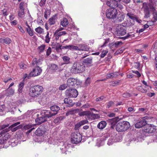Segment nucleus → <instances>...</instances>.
<instances>
[{"instance_id":"f257e3e1","label":"nucleus","mask_w":157,"mask_h":157,"mask_svg":"<svg viewBox=\"0 0 157 157\" xmlns=\"http://www.w3.org/2000/svg\"><path fill=\"white\" fill-rule=\"evenodd\" d=\"M106 4L110 7L107 10L106 14L107 17L109 19L115 18L117 13V10H121L123 8L122 5H118L117 2L114 1L113 3H112L110 1H107Z\"/></svg>"},{"instance_id":"f03ea898","label":"nucleus","mask_w":157,"mask_h":157,"mask_svg":"<svg viewBox=\"0 0 157 157\" xmlns=\"http://www.w3.org/2000/svg\"><path fill=\"white\" fill-rule=\"evenodd\" d=\"M85 70V67L83 63L75 61L71 67V71L72 73L77 74L82 72Z\"/></svg>"},{"instance_id":"7ed1b4c3","label":"nucleus","mask_w":157,"mask_h":157,"mask_svg":"<svg viewBox=\"0 0 157 157\" xmlns=\"http://www.w3.org/2000/svg\"><path fill=\"white\" fill-rule=\"evenodd\" d=\"M43 90V88L41 86H34L30 88L29 94L33 97H36L42 93Z\"/></svg>"},{"instance_id":"20e7f679","label":"nucleus","mask_w":157,"mask_h":157,"mask_svg":"<svg viewBox=\"0 0 157 157\" xmlns=\"http://www.w3.org/2000/svg\"><path fill=\"white\" fill-rule=\"evenodd\" d=\"M130 127L129 123L126 121H123L118 123L116 127V129L119 132H123L126 131Z\"/></svg>"},{"instance_id":"39448f33","label":"nucleus","mask_w":157,"mask_h":157,"mask_svg":"<svg viewBox=\"0 0 157 157\" xmlns=\"http://www.w3.org/2000/svg\"><path fill=\"white\" fill-rule=\"evenodd\" d=\"M67 83L69 87H76L77 86L80 85L81 82L77 78H70L67 80Z\"/></svg>"},{"instance_id":"423d86ee","label":"nucleus","mask_w":157,"mask_h":157,"mask_svg":"<svg viewBox=\"0 0 157 157\" xmlns=\"http://www.w3.org/2000/svg\"><path fill=\"white\" fill-rule=\"evenodd\" d=\"M6 132V130L4 129L0 133V144H3L6 143L7 140L10 137L9 134Z\"/></svg>"},{"instance_id":"0eeeda50","label":"nucleus","mask_w":157,"mask_h":157,"mask_svg":"<svg viewBox=\"0 0 157 157\" xmlns=\"http://www.w3.org/2000/svg\"><path fill=\"white\" fill-rule=\"evenodd\" d=\"M82 140V136L79 133H74L72 134L71 142L73 144H77Z\"/></svg>"},{"instance_id":"6e6552de","label":"nucleus","mask_w":157,"mask_h":157,"mask_svg":"<svg viewBox=\"0 0 157 157\" xmlns=\"http://www.w3.org/2000/svg\"><path fill=\"white\" fill-rule=\"evenodd\" d=\"M78 94V92L75 89H69L66 91V96L68 98H76Z\"/></svg>"},{"instance_id":"1a4fd4ad","label":"nucleus","mask_w":157,"mask_h":157,"mask_svg":"<svg viewBox=\"0 0 157 157\" xmlns=\"http://www.w3.org/2000/svg\"><path fill=\"white\" fill-rule=\"evenodd\" d=\"M127 27L128 26L126 24L125 25H117V28H116V32L118 36H123L126 33V31L124 29V27Z\"/></svg>"},{"instance_id":"9d476101","label":"nucleus","mask_w":157,"mask_h":157,"mask_svg":"<svg viewBox=\"0 0 157 157\" xmlns=\"http://www.w3.org/2000/svg\"><path fill=\"white\" fill-rule=\"evenodd\" d=\"M20 124V122H17L12 124L9 128H6L5 129L6 130V132L9 131L10 130H11V131L13 132H15L18 129L21 128L22 127V126L21 125H20L18 126H17Z\"/></svg>"},{"instance_id":"9b49d317","label":"nucleus","mask_w":157,"mask_h":157,"mask_svg":"<svg viewBox=\"0 0 157 157\" xmlns=\"http://www.w3.org/2000/svg\"><path fill=\"white\" fill-rule=\"evenodd\" d=\"M42 71V69L39 67H36L29 74L28 78H30L32 76L39 75L41 73Z\"/></svg>"},{"instance_id":"f8f14e48","label":"nucleus","mask_w":157,"mask_h":157,"mask_svg":"<svg viewBox=\"0 0 157 157\" xmlns=\"http://www.w3.org/2000/svg\"><path fill=\"white\" fill-rule=\"evenodd\" d=\"M119 121V118L118 117H116L112 119L108 120L107 122L111 128L114 129L115 128H116V124Z\"/></svg>"},{"instance_id":"ddd939ff","label":"nucleus","mask_w":157,"mask_h":157,"mask_svg":"<svg viewBox=\"0 0 157 157\" xmlns=\"http://www.w3.org/2000/svg\"><path fill=\"white\" fill-rule=\"evenodd\" d=\"M156 130V127L153 125H147L143 130L145 133H151L154 132Z\"/></svg>"},{"instance_id":"4468645a","label":"nucleus","mask_w":157,"mask_h":157,"mask_svg":"<svg viewBox=\"0 0 157 157\" xmlns=\"http://www.w3.org/2000/svg\"><path fill=\"white\" fill-rule=\"evenodd\" d=\"M43 116H44L47 119L52 117L56 115L57 113H53L52 111L48 110H44L42 111Z\"/></svg>"},{"instance_id":"2eb2a0df","label":"nucleus","mask_w":157,"mask_h":157,"mask_svg":"<svg viewBox=\"0 0 157 157\" xmlns=\"http://www.w3.org/2000/svg\"><path fill=\"white\" fill-rule=\"evenodd\" d=\"M46 132V129L45 126H40L36 130L35 134L38 136H42Z\"/></svg>"},{"instance_id":"dca6fc26","label":"nucleus","mask_w":157,"mask_h":157,"mask_svg":"<svg viewBox=\"0 0 157 157\" xmlns=\"http://www.w3.org/2000/svg\"><path fill=\"white\" fill-rule=\"evenodd\" d=\"M157 0H149V6L152 11H154L156 9Z\"/></svg>"},{"instance_id":"f3484780","label":"nucleus","mask_w":157,"mask_h":157,"mask_svg":"<svg viewBox=\"0 0 157 157\" xmlns=\"http://www.w3.org/2000/svg\"><path fill=\"white\" fill-rule=\"evenodd\" d=\"M36 125V124H27L25 126L24 128L25 130H29L26 132L27 134H29L35 128L34 127Z\"/></svg>"},{"instance_id":"a211bd4d","label":"nucleus","mask_w":157,"mask_h":157,"mask_svg":"<svg viewBox=\"0 0 157 157\" xmlns=\"http://www.w3.org/2000/svg\"><path fill=\"white\" fill-rule=\"evenodd\" d=\"M147 124V121L144 120H143L136 123L135 124V127L136 128H139L145 126Z\"/></svg>"},{"instance_id":"6ab92c4d","label":"nucleus","mask_w":157,"mask_h":157,"mask_svg":"<svg viewBox=\"0 0 157 157\" xmlns=\"http://www.w3.org/2000/svg\"><path fill=\"white\" fill-rule=\"evenodd\" d=\"M42 116L36 118L35 120V122L38 124H40L47 121V119L43 116L42 113Z\"/></svg>"},{"instance_id":"aec40b11","label":"nucleus","mask_w":157,"mask_h":157,"mask_svg":"<svg viewBox=\"0 0 157 157\" xmlns=\"http://www.w3.org/2000/svg\"><path fill=\"white\" fill-rule=\"evenodd\" d=\"M87 117L91 120H94L97 119H98L100 117L98 114H94L92 113L89 111Z\"/></svg>"},{"instance_id":"412c9836","label":"nucleus","mask_w":157,"mask_h":157,"mask_svg":"<svg viewBox=\"0 0 157 157\" xmlns=\"http://www.w3.org/2000/svg\"><path fill=\"white\" fill-rule=\"evenodd\" d=\"M92 57L87 58L83 60L82 63L86 65L90 66L92 63Z\"/></svg>"},{"instance_id":"4be33fe9","label":"nucleus","mask_w":157,"mask_h":157,"mask_svg":"<svg viewBox=\"0 0 157 157\" xmlns=\"http://www.w3.org/2000/svg\"><path fill=\"white\" fill-rule=\"evenodd\" d=\"M66 34V33L64 31L60 32H58L56 31L54 34V36L55 37L56 40H59L60 36L63 35H65Z\"/></svg>"},{"instance_id":"5701e85b","label":"nucleus","mask_w":157,"mask_h":157,"mask_svg":"<svg viewBox=\"0 0 157 157\" xmlns=\"http://www.w3.org/2000/svg\"><path fill=\"white\" fill-rule=\"evenodd\" d=\"M52 48H55L56 51L57 52H59L61 51V45H60L59 43L56 42L53 43L52 44Z\"/></svg>"},{"instance_id":"b1692460","label":"nucleus","mask_w":157,"mask_h":157,"mask_svg":"<svg viewBox=\"0 0 157 157\" xmlns=\"http://www.w3.org/2000/svg\"><path fill=\"white\" fill-rule=\"evenodd\" d=\"M78 47V50L88 51L89 50V48L86 45L84 44H79Z\"/></svg>"},{"instance_id":"393cba45","label":"nucleus","mask_w":157,"mask_h":157,"mask_svg":"<svg viewBox=\"0 0 157 157\" xmlns=\"http://www.w3.org/2000/svg\"><path fill=\"white\" fill-rule=\"evenodd\" d=\"M69 147V145L67 143H66L63 144L60 148V149L62 153H65Z\"/></svg>"},{"instance_id":"a878e982","label":"nucleus","mask_w":157,"mask_h":157,"mask_svg":"<svg viewBox=\"0 0 157 157\" xmlns=\"http://www.w3.org/2000/svg\"><path fill=\"white\" fill-rule=\"evenodd\" d=\"M24 86V82H20L18 85V93L19 95H22L23 91V89Z\"/></svg>"},{"instance_id":"bb28decb","label":"nucleus","mask_w":157,"mask_h":157,"mask_svg":"<svg viewBox=\"0 0 157 157\" xmlns=\"http://www.w3.org/2000/svg\"><path fill=\"white\" fill-rule=\"evenodd\" d=\"M12 41L10 38H6L5 39L0 38V42L2 43H5L6 44H9Z\"/></svg>"},{"instance_id":"cd10ccee","label":"nucleus","mask_w":157,"mask_h":157,"mask_svg":"<svg viewBox=\"0 0 157 157\" xmlns=\"http://www.w3.org/2000/svg\"><path fill=\"white\" fill-rule=\"evenodd\" d=\"M106 125V123L105 121H102L100 122L98 124V128L101 129L104 128Z\"/></svg>"},{"instance_id":"c85d7f7f","label":"nucleus","mask_w":157,"mask_h":157,"mask_svg":"<svg viewBox=\"0 0 157 157\" xmlns=\"http://www.w3.org/2000/svg\"><path fill=\"white\" fill-rule=\"evenodd\" d=\"M6 95L7 96H10L13 95L14 93V90L12 88H8L6 90Z\"/></svg>"},{"instance_id":"c756f323","label":"nucleus","mask_w":157,"mask_h":157,"mask_svg":"<svg viewBox=\"0 0 157 157\" xmlns=\"http://www.w3.org/2000/svg\"><path fill=\"white\" fill-rule=\"evenodd\" d=\"M50 109L53 113H57L60 109V107L57 105H54L50 107Z\"/></svg>"},{"instance_id":"7c9ffc66","label":"nucleus","mask_w":157,"mask_h":157,"mask_svg":"<svg viewBox=\"0 0 157 157\" xmlns=\"http://www.w3.org/2000/svg\"><path fill=\"white\" fill-rule=\"evenodd\" d=\"M64 103L69 105V106H72L74 104L72 103V100L71 99L69 98H65L64 100Z\"/></svg>"},{"instance_id":"2f4dec72","label":"nucleus","mask_w":157,"mask_h":157,"mask_svg":"<svg viewBox=\"0 0 157 157\" xmlns=\"http://www.w3.org/2000/svg\"><path fill=\"white\" fill-rule=\"evenodd\" d=\"M79 111V109H70L67 112L66 115L68 116L70 115H73L78 112Z\"/></svg>"},{"instance_id":"473e14b6","label":"nucleus","mask_w":157,"mask_h":157,"mask_svg":"<svg viewBox=\"0 0 157 157\" xmlns=\"http://www.w3.org/2000/svg\"><path fill=\"white\" fill-rule=\"evenodd\" d=\"M69 24V22L67 18H65L63 19L61 21L60 25L63 27H65Z\"/></svg>"},{"instance_id":"72a5a7b5","label":"nucleus","mask_w":157,"mask_h":157,"mask_svg":"<svg viewBox=\"0 0 157 157\" xmlns=\"http://www.w3.org/2000/svg\"><path fill=\"white\" fill-rule=\"evenodd\" d=\"M49 67L51 70L55 72L56 70L59 69V67L56 65L54 64H51Z\"/></svg>"},{"instance_id":"f704fd0d","label":"nucleus","mask_w":157,"mask_h":157,"mask_svg":"<svg viewBox=\"0 0 157 157\" xmlns=\"http://www.w3.org/2000/svg\"><path fill=\"white\" fill-rule=\"evenodd\" d=\"M64 118V117L60 116L56 118L54 120V122L55 123H60L61 121L63 120Z\"/></svg>"},{"instance_id":"c9c22d12","label":"nucleus","mask_w":157,"mask_h":157,"mask_svg":"<svg viewBox=\"0 0 157 157\" xmlns=\"http://www.w3.org/2000/svg\"><path fill=\"white\" fill-rule=\"evenodd\" d=\"M62 59H63V61L66 62V64H67L69 63V61L70 60V58H69V57L67 56H63L62 57Z\"/></svg>"},{"instance_id":"e433bc0d","label":"nucleus","mask_w":157,"mask_h":157,"mask_svg":"<svg viewBox=\"0 0 157 157\" xmlns=\"http://www.w3.org/2000/svg\"><path fill=\"white\" fill-rule=\"evenodd\" d=\"M147 5V4L146 2H144L143 3V8L144 12L149 11V8L150 9V8L149 7H148Z\"/></svg>"},{"instance_id":"4c0bfd02","label":"nucleus","mask_w":157,"mask_h":157,"mask_svg":"<svg viewBox=\"0 0 157 157\" xmlns=\"http://www.w3.org/2000/svg\"><path fill=\"white\" fill-rule=\"evenodd\" d=\"M124 15L120 14L117 18V21L119 22H121L124 20Z\"/></svg>"},{"instance_id":"58836bf2","label":"nucleus","mask_w":157,"mask_h":157,"mask_svg":"<svg viewBox=\"0 0 157 157\" xmlns=\"http://www.w3.org/2000/svg\"><path fill=\"white\" fill-rule=\"evenodd\" d=\"M137 89L139 91L143 93H146L147 91V90L146 89L144 88L141 86H138Z\"/></svg>"},{"instance_id":"ea45409f","label":"nucleus","mask_w":157,"mask_h":157,"mask_svg":"<svg viewBox=\"0 0 157 157\" xmlns=\"http://www.w3.org/2000/svg\"><path fill=\"white\" fill-rule=\"evenodd\" d=\"M27 4L24 2H21L19 4V9L24 10L25 8L27 6Z\"/></svg>"},{"instance_id":"a19ab883","label":"nucleus","mask_w":157,"mask_h":157,"mask_svg":"<svg viewBox=\"0 0 157 157\" xmlns=\"http://www.w3.org/2000/svg\"><path fill=\"white\" fill-rule=\"evenodd\" d=\"M121 44L122 42L121 41H117L113 44H109V46H110L111 47V45H112L113 47H114L116 48H117L119 45Z\"/></svg>"},{"instance_id":"79ce46f5","label":"nucleus","mask_w":157,"mask_h":157,"mask_svg":"<svg viewBox=\"0 0 157 157\" xmlns=\"http://www.w3.org/2000/svg\"><path fill=\"white\" fill-rule=\"evenodd\" d=\"M56 18L54 17L50 18L49 19V23L50 25H52L54 24L55 22Z\"/></svg>"},{"instance_id":"37998d69","label":"nucleus","mask_w":157,"mask_h":157,"mask_svg":"<svg viewBox=\"0 0 157 157\" xmlns=\"http://www.w3.org/2000/svg\"><path fill=\"white\" fill-rule=\"evenodd\" d=\"M26 30L29 34L31 36L33 35V30L31 29L29 26H28V28H26Z\"/></svg>"},{"instance_id":"c03bdc74","label":"nucleus","mask_w":157,"mask_h":157,"mask_svg":"<svg viewBox=\"0 0 157 157\" xmlns=\"http://www.w3.org/2000/svg\"><path fill=\"white\" fill-rule=\"evenodd\" d=\"M135 36V35L134 34H130L129 33L127 34L126 36H125L124 37H122V38L124 40H125L127 39H128L129 38H132Z\"/></svg>"},{"instance_id":"a18cd8bd","label":"nucleus","mask_w":157,"mask_h":157,"mask_svg":"<svg viewBox=\"0 0 157 157\" xmlns=\"http://www.w3.org/2000/svg\"><path fill=\"white\" fill-rule=\"evenodd\" d=\"M35 30L36 32L41 34L43 32L44 29L40 27H39L35 29Z\"/></svg>"},{"instance_id":"49530a36","label":"nucleus","mask_w":157,"mask_h":157,"mask_svg":"<svg viewBox=\"0 0 157 157\" xmlns=\"http://www.w3.org/2000/svg\"><path fill=\"white\" fill-rule=\"evenodd\" d=\"M88 112V111H84L80 112L78 113V115L80 117L83 116L85 115L87 117Z\"/></svg>"},{"instance_id":"de8ad7c7","label":"nucleus","mask_w":157,"mask_h":157,"mask_svg":"<svg viewBox=\"0 0 157 157\" xmlns=\"http://www.w3.org/2000/svg\"><path fill=\"white\" fill-rule=\"evenodd\" d=\"M24 14V10L19 9L18 13V16L21 17H23Z\"/></svg>"},{"instance_id":"09e8293b","label":"nucleus","mask_w":157,"mask_h":157,"mask_svg":"<svg viewBox=\"0 0 157 157\" xmlns=\"http://www.w3.org/2000/svg\"><path fill=\"white\" fill-rule=\"evenodd\" d=\"M67 86V84H63L59 86V89L60 90H63L66 89Z\"/></svg>"},{"instance_id":"8fccbe9b","label":"nucleus","mask_w":157,"mask_h":157,"mask_svg":"<svg viewBox=\"0 0 157 157\" xmlns=\"http://www.w3.org/2000/svg\"><path fill=\"white\" fill-rule=\"evenodd\" d=\"M69 49L71 50H77L78 49V47L77 46H75L72 45H69Z\"/></svg>"},{"instance_id":"3c124183","label":"nucleus","mask_w":157,"mask_h":157,"mask_svg":"<svg viewBox=\"0 0 157 157\" xmlns=\"http://www.w3.org/2000/svg\"><path fill=\"white\" fill-rule=\"evenodd\" d=\"M105 98V97L101 96L96 98L95 101H101Z\"/></svg>"},{"instance_id":"603ef678","label":"nucleus","mask_w":157,"mask_h":157,"mask_svg":"<svg viewBox=\"0 0 157 157\" xmlns=\"http://www.w3.org/2000/svg\"><path fill=\"white\" fill-rule=\"evenodd\" d=\"M114 140L112 138H110L107 144L109 145H110L112 144L114 142Z\"/></svg>"},{"instance_id":"864d4df0","label":"nucleus","mask_w":157,"mask_h":157,"mask_svg":"<svg viewBox=\"0 0 157 157\" xmlns=\"http://www.w3.org/2000/svg\"><path fill=\"white\" fill-rule=\"evenodd\" d=\"M49 33L48 32H47V33L45 36V42L47 43H48L50 41V38L49 37Z\"/></svg>"},{"instance_id":"5fc2aeb1","label":"nucleus","mask_w":157,"mask_h":157,"mask_svg":"<svg viewBox=\"0 0 157 157\" xmlns=\"http://www.w3.org/2000/svg\"><path fill=\"white\" fill-rule=\"evenodd\" d=\"M114 102L113 101H109L107 103L106 108H109L112 105L114 104Z\"/></svg>"},{"instance_id":"6e6d98bb","label":"nucleus","mask_w":157,"mask_h":157,"mask_svg":"<svg viewBox=\"0 0 157 157\" xmlns=\"http://www.w3.org/2000/svg\"><path fill=\"white\" fill-rule=\"evenodd\" d=\"M115 75L114 73L109 74L106 75V78H113L114 77Z\"/></svg>"},{"instance_id":"4d7b16f0","label":"nucleus","mask_w":157,"mask_h":157,"mask_svg":"<svg viewBox=\"0 0 157 157\" xmlns=\"http://www.w3.org/2000/svg\"><path fill=\"white\" fill-rule=\"evenodd\" d=\"M81 126L85 124H87L88 123V121L87 120H84L80 121L79 122Z\"/></svg>"},{"instance_id":"13d9d810","label":"nucleus","mask_w":157,"mask_h":157,"mask_svg":"<svg viewBox=\"0 0 157 157\" xmlns=\"http://www.w3.org/2000/svg\"><path fill=\"white\" fill-rule=\"evenodd\" d=\"M45 46L44 44H42L41 46L38 47V48L40 50V52H43Z\"/></svg>"},{"instance_id":"bf43d9fd","label":"nucleus","mask_w":157,"mask_h":157,"mask_svg":"<svg viewBox=\"0 0 157 157\" xmlns=\"http://www.w3.org/2000/svg\"><path fill=\"white\" fill-rule=\"evenodd\" d=\"M119 83V82L118 81H116L112 82L110 85L113 86H115L116 85H118Z\"/></svg>"},{"instance_id":"052dcab7","label":"nucleus","mask_w":157,"mask_h":157,"mask_svg":"<svg viewBox=\"0 0 157 157\" xmlns=\"http://www.w3.org/2000/svg\"><path fill=\"white\" fill-rule=\"evenodd\" d=\"M46 0H41L40 2L39 5L41 7H42L44 6Z\"/></svg>"},{"instance_id":"680f3d73","label":"nucleus","mask_w":157,"mask_h":157,"mask_svg":"<svg viewBox=\"0 0 157 157\" xmlns=\"http://www.w3.org/2000/svg\"><path fill=\"white\" fill-rule=\"evenodd\" d=\"M51 51H52L51 48L50 47H49L48 48V49L47 50V51L46 52V55L47 56H49L51 52Z\"/></svg>"},{"instance_id":"e2e57ef3","label":"nucleus","mask_w":157,"mask_h":157,"mask_svg":"<svg viewBox=\"0 0 157 157\" xmlns=\"http://www.w3.org/2000/svg\"><path fill=\"white\" fill-rule=\"evenodd\" d=\"M19 65L20 68L22 69H24L27 67V65L24 63L21 64Z\"/></svg>"},{"instance_id":"0e129e2a","label":"nucleus","mask_w":157,"mask_h":157,"mask_svg":"<svg viewBox=\"0 0 157 157\" xmlns=\"http://www.w3.org/2000/svg\"><path fill=\"white\" fill-rule=\"evenodd\" d=\"M130 94L129 93H124L122 95V96L124 98H128L130 97Z\"/></svg>"},{"instance_id":"69168bd1","label":"nucleus","mask_w":157,"mask_h":157,"mask_svg":"<svg viewBox=\"0 0 157 157\" xmlns=\"http://www.w3.org/2000/svg\"><path fill=\"white\" fill-rule=\"evenodd\" d=\"M127 15L130 18L132 19H134V17L133 15V14H132V13H127Z\"/></svg>"},{"instance_id":"338daca9","label":"nucleus","mask_w":157,"mask_h":157,"mask_svg":"<svg viewBox=\"0 0 157 157\" xmlns=\"http://www.w3.org/2000/svg\"><path fill=\"white\" fill-rule=\"evenodd\" d=\"M132 71L133 73H135L137 75L138 77H140L141 76V75L140 74L139 72V71H138L132 70Z\"/></svg>"},{"instance_id":"774afa93","label":"nucleus","mask_w":157,"mask_h":157,"mask_svg":"<svg viewBox=\"0 0 157 157\" xmlns=\"http://www.w3.org/2000/svg\"><path fill=\"white\" fill-rule=\"evenodd\" d=\"M134 67L136 69H138L140 68V63L138 62L134 63Z\"/></svg>"}]
</instances>
